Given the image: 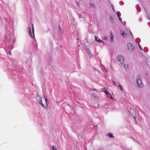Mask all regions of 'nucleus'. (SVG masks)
I'll list each match as a JSON object with an SVG mask.
<instances>
[{
    "instance_id": "nucleus-13",
    "label": "nucleus",
    "mask_w": 150,
    "mask_h": 150,
    "mask_svg": "<svg viewBox=\"0 0 150 150\" xmlns=\"http://www.w3.org/2000/svg\"><path fill=\"white\" fill-rule=\"evenodd\" d=\"M113 35L111 33V35H110V37H111V41H112V40H113Z\"/></svg>"
},
{
    "instance_id": "nucleus-7",
    "label": "nucleus",
    "mask_w": 150,
    "mask_h": 150,
    "mask_svg": "<svg viewBox=\"0 0 150 150\" xmlns=\"http://www.w3.org/2000/svg\"><path fill=\"white\" fill-rule=\"evenodd\" d=\"M107 135L108 136L110 137V138H114V136L112 134L110 133H108Z\"/></svg>"
},
{
    "instance_id": "nucleus-26",
    "label": "nucleus",
    "mask_w": 150,
    "mask_h": 150,
    "mask_svg": "<svg viewBox=\"0 0 150 150\" xmlns=\"http://www.w3.org/2000/svg\"><path fill=\"white\" fill-rule=\"evenodd\" d=\"M78 4H79V2H78L77 3V5H78Z\"/></svg>"
},
{
    "instance_id": "nucleus-24",
    "label": "nucleus",
    "mask_w": 150,
    "mask_h": 150,
    "mask_svg": "<svg viewBox=\"0 0 150 150\" xmlns=\"http://www.w3.org/2000/svg\"><path fill=\"white\" fill-rule=\"evenodd\" d=\"M139 47H140V49H141V50H142V47H141V46H140L139 45Z\"/></svg>"
},
{
    "instance_id": "nucleus-15",
    "label": "nucleus",
    "mask_w": 150,
    "mask_h": 150,
    "mask_svg": "<svg viewBox=\"0 0 150 150\" xmlns=\"http://www.w3.org/2000/svg\"><path fill=\"white\" fill-rule=\"evenodd\" d=\"M128 67V65H124V67L125 69H127Z\"/></svg>"
},
{
    "instance_id": "nucleus-18",
    "label": "nucleus",
    "mask_w": 150,
    "mask_h": 150,
    "mask_svg": "<svg viewBox=\"0 0 150 150\" xmlns=\"http://www.w3.org/2000/svg\"><path fill=\"white\" fill-rule=\"evenodd\" d=\"M111 6H112V9L113 10V11L114 12H115V9L114 8L113 6H112V5Z\"/></svg>"
},
{
    "instance_id": "nucleus-4",
    "label": "nucleus",
    "mask_w": 150,
    "mask_h": 150,
    "mask_svg": "<svg viewBox=\"0 0 150 150\" xmlns=\"http://www.w3.org/2000/svg\"><path fill=\"white\" fill-rule=\"evenodd\" d=\"M128 47L129 50L132 51L134 49V47L132 46V45L130 43L128 44Z\"/></svg>"
},
{
    "instance_id": "nucleus-5",
    "label": "nucleus",
    "mask_w": 150,
    "mask_h": 150,
    "mask_svg": "<svg viewBox=\"0 0 150 150\" xmlns=\"http://www.w3.org/2000/svg\"><path fill=\"white\" fill-rule=\"evenodd\" d=\"M95 39L96 41L97 42H102L103 43V45H104V42L102 40H100L99 39V38L96 36H95Z\"/></svg>"
},
{
    "instance_id": "nucleus-23",
    "label": "nucleus",
    "mask_w": 150,
    "mask_h": 150,
    "mask_svg": "<svg viewBox=\"0 0 150 150\" xmlns=\"http://www.w3.org/2000/svg\"><path fill=\"white\" fill-rule=\"evenodd\" d=\"M93 96L95 97H97L96 95V94H93Z\"/></svg>"
},
{
    "instance_id": "nucleus-25",
    "label": "nucleus",
    "mask_w": 150,
    "mask_h": 150,
    "mask_svg": "<svg viewBox=\"0 0 150 150\" xmlns=\"http://www.w3.org/2000/svg\"><path fill=\"white\" fill-rule=\"evenodd\" d=\"M117 16H118V18H119V17H120V16H119V15L118 14H117Z\"/></svg>"
},
{
    "instance_id": "nucleus-3",
    "label": "nucleus",
    "mask_w": 150,
    "mask_h": 150,
    "mask_svg": "<svg viewBox=\"0 0 150 150\" xmlns=\"http://www.w3.org/2000/svg\"><path fill=\"white\" fill-rule=\"evenodd\" d=\"M38 102L41 104V105L43 107H45V105L43 103L42 101V98L38 96Z\"/></svg>"
},
{
    "instance_id": "nucleus-14",
    "label": "nucleus",
    "mask_w": 150,
    "mask_h": 150,
    "mask_svg": "<svg viewBox=\"0 0 150 150\" xmlns=\"http://www.w3.org/2000/svg\"><path fill=\"white\" fill-rule=\"evenodd\" d=\"M118 87L121 90H122V86L120 85L118 86Z\"/></svg>"
},
{
    "instance_id": "nucleus-11",
    "label": "nucleus",
    "mask_w": 150,
    "mask_h": 150,
    "mask_svg": "<svg viewBox=\"0 0 150 150\" xmlns=\"http://www.w3.org/2000/svg\"><path fill=\"white\" fill-rule=\"evenodd\" d=\"M110 20L112 22H113L114 21V18L112 17H110Z\"/></svg>"
},
{
    "instance_id": "nucleus-22",
    "label": "nucleus",
    "mask_w": 150,
    "mask_h": 150,
    "mask_svg": "<svg viewBox=\"0 0 150 150\" xmlns=\"http://www.w3.org/2000/svg\"><path fill=\"white\" fill-rule=\"evenodd\" d=\"M119 20L121 22H122V19H121V18L120 17H119Z\"/></svg>"
},
{
    "instance_id": "nucleus-9",
    "label": "nucleus",
    "mask_w": 150,
    "mask_h": 150,
    "mask_svg": "<svg viewBox=\"0 0 150 150\" xmlns=\"http://www.w3.org/2000/svg\"><path fill=\"white\" fill-rule=\"evenodd\" d=\"M102 91L105 92V93L108 92L106 91V89L105 88H102Z\"/></svg>"
},
{
    "instance_id": "nucleus-19",
    "label": "nucleus",
    "mask_w": 150,
    "mask_h": 150,
    "mask_svg": "<svg viewBox=\"0 0 150 150\" xmlns=\"http://www.w3.org/2000/svg\"><path fill=\"white\" fill-rule=\"evenodd\" d=\"M59 31L60 32H62V30L59 27Z\"/></svg>"
},
{
    "instance_id": "nucleus-17",
    "label": "nucleus",
    "mask_w": 150,
    "mask_h": 150,
    "mask_svg": "<svg viewBox=\"0 0 150 150\" xmlns=\"http://www.w3.org/2000/svg\"><path fill=\"white\" fill-rule=\"evenodd\" d=\"M28 29H29V32H30V34L31 35V29H30V27H28Z\"/></svg>"
},
{
    "instance_id": "nucleus-21",
    "label": "nucleus",
    "mask_w": 150,
    "mask_h": 150,
    "mask_svg": "<svg viewBox=\"0 0 150 150\" xmlns=\"http://www.w3.org/2000/svg\"><path fill=\"white\" fill-rule=\"evenodd\" d=\"M32 30H33V33L34 32V29L33 25H32Z\"/></svg>"
},
{
    "instance_id": "nucleus-16",
    "label": "nucleus",
    "mask_w": 150,
    "mask_h": 150,
    "mask_svg": "<svg viewBox=\"0 0 150 150\" xmlns=\"http://www.w3.org/2000/svg\"><path fill=\"white\" fill-rule=\"evenodd\" d=\"M102 39L104 40H105L107 39V38L106 36H104L102 37Z\"/></svg>"
},
{
    "instance_id": "nucleus-6",
    "label": "nucleus",
    "mask_w": 150,
    "mask_h": 150,
    "mask_svg": "<svg viewBox=\"0 0 150 150\" xmlns=\"http://www.w3.org/2000/svg\"><path fill=\"white\" fill-rule=\"evenodd\" d=\"M105 94L108 98H111L112 99H113L111 95L108 92H107Z\"/></svg>"
},
{
    "instance_id": "nucleus-10",
    "label": "nucleus",
    "mask_w": 150,
    "mask_h": 150,
    "mask_svg": "<svg viewBox=\"0 0 150 150\" xmlns=\"http://www.w3.org/2000/svg\"><path fill=\"white\" fill-rule=\"evenodd\" d=\"M121 34L124 37H125V34L124 31H121Z\"/></svg>"
},
{
    "instance_id": "nucleus-2",
    "label": "nucleus",
    "mask_w": 150,
    "mask_h": 150,
    "mask_svg": "<svg viewBox=\"0 0 150 150\" xmlns=\"http://www.w3.org/2000/svg\"><path fill=\"white\" fill-rule=\"evenodd\" d=\"M137 82L139 87H141L142 86V81L139 76L137 79Z\"/></svg>"
},
{
    "instance_id": "nucleus-1",
    "label": "nucleus",
    "mask_w": 150,
    "mask_h": 150,
    "mask_svg": "<svg viewBox=\"0 0 150 150\" xmlns=\"http://www.w3.org/2000/svg\"><path fill=\"white\" fill-rule=\"evenodd\" d=\"M117 59L120 62L121 64L124 63V59L123 56L119 55L117 57Z\"/></svg>"
},
{
    "instance_id": "nucleus-8",
    "label": "nucleus",
    "mask_w": 150,
    "mask_h": 150,
    "mask_svg": "<svg viewBox=\"0 0 150 150\" xmlns=\"http://www.w3.org/2000/svg\"><path fill=\"white\" fill-rule=\"evenodd\" d=\"M44 99H45V104H46V106H47V100L46 98L45 97V95L44 96Z\"/></svg>"
},
{
    "instance_id": "nucleus-12",
    "label": "nucleus",
    "mask_w": 150,
    "mask_h": 150,
    "mask_svg": "<svg viewBox=\"0 0 150 150\" xmlns=\"http://www.w3.org/2000/svg\"><path fill=\"white\" fill-rule=\"evenodd\" d=\"M52 149L53 150H57V147L54 146H52Z\"/></svg>"
},
{
    "instance_id": "nucleus-20",
    "label": "nucleus",
    "mask_w": 150,
    "mask_h": 150,
    "mask_svg": "<svg viewBox=\"0 0 150 150\" xmlns=\"http://www.w3.org/2000/svg\"><path fill=\"white\" fill-rule=\"evenodd\" d=\"M113 83L114 85H115V86H116V82L115 81H113Z\"/></svg>"
}]
</instances>
